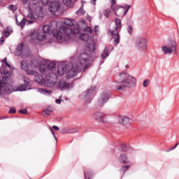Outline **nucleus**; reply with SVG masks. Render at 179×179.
<instances>
[{
    "label": "nucleus",
    "mask_w": 179,
    "mask_h": 179,
    "mask_svg": "<svg viewBox=\"0 0 179 179\" xmlns=\"http://www.w3.org/2000/svg\"><path fill=\"white\" fill-rule=\"evenodd\" d=\"M9 10H12L13 12H16L17 10V8L14 5H10L8 6Z\"/></svg>",
    "instance_id": "37998d69"
},
{
    "label": "nucleus",
    "mask_w": 179,
    "mask_h": 179,
    "mask_svg": "<svg viewBox=\"0 0 179 179\" xmlns=\"http://www.w3.org/2000/svg\"><path fill=\"white\" fill-rule=\"evenodd\" d=\"M1 43H3V41H5V38H3V36H2L1 38V40H0Z\"/></svg>",
    "instance_id": "052dcab7"
},
{
    "label": "nucleus",
    "mask_w": 179,
    "mask_h": 179,
    "mask_svg": "<svg viewBox=\"0 0 179 179\" xmlns=\"http://www.w3.org/2000/svg\"><path fill=\"white\" fill-rule=\"evenodd\" d=\"M15 22H16V24L17 26H19V21L17 20V17H15Z\"/></svg>",
    "instance_id": "bf43d9fd"
},
{
    "label": "nucleus",
    "mask_w": 179,
    "mask_h": 179,
    "mask_svg": "<svg viewBox=\"0 0 179 179\" xmlns=\"http://www.w3.org/2000/svg\"><path fill=\"white\" fill-rule=\"evenodd\" d=\"M55 103H56L57 104H61V99H56V100H55Z\"/></svg>",
    "instance_id": "6e6d98bb"
},
{
    "label": "nucleus",
    "mask_w": 179,
    "mask_h": 179,
    "mask_svg": "<svg viewBox=\"0 0 179 179\" xmlns=\"http://www.w3.org/2000/svg\"><path fill=\"white\" fill-rule=\"evenodd\" d=\"M0 24H1V22H0Z\"/></svg>",
    "instance_id": "338daca9"
},
{
    "label": "nucleus",
    "mask_w": 179,
    "mask_h": 179,
    "mask_svg": "<svg viewBox=\"0 0 179 179\" xmlns=\"http://www.w3.org/2000/svg\"><path fill=\"white\" fill-rule=\"evenodd\" d=\"M133 31H134V27H132V25H128V27H127V33H128L130 36H132Z\"/></svg>",
    "instance_id": "4c0bfd02"
},
{
    "label": "nucleus",
    "mask_w": 179,
    "mask_h": 179,
    "mask_svg": "<svg viewBox=\"0 0 179 179\" xmlns=\"http://www.w3.org/2000/svg\"><path fill=\"white\" fill-rule=\"evenodd\" d=\"M119 162L122 163V164H128L129 161H128V157H127V155L122 154L119 157Z\"/></svg>",
    "instance_id": "b1692460"
},
{
    "label": "nucleus",
    "mask_w": 179,
    "mask_h": 179,
    "mask_svg": "<svg viewBox=\"0 0 179 179\" xmlns=\"http://www.w3.org/2000/svg\"><path fill=\"white\" fill-rule=\"evenodd\" d=\"M24 48V44L20 43L18 45V46L16 48V50L18 51L19 52H22L23 51V48Z\"/></svg>",
    "instance_id": "c9c22d12"
},
{
    "label": "nucleus",
    "mask_w": 179,
    "mask_h": 179,
    "mask_svg": "<svg viewBox=\"0 0 179 179\" xmlns=\"http://www.w3.org/2000/svg\"><path fill=\"white\" fill-rule=\"evenodd\" d=\"M75 1H78V0H75Z\"/></svg>",
    "instance_id": "69168bd1"
},
{
    "label": "nucleus",
    "mask_w": 179,
    "mask_h": 179,
    "mask_svg": "<svg viewBox=\"0 0 179 179\" xmlns=\"http://www.w3.org/2000/svg\"><path fill=\"white\" fill-rule=\"evenodd\" d=\"M57 73L59 76H63V75H65L66 73V66L60 65L57 68Z\"/></svg>",
    "instance_id": "5701e85b"
},
{
    "label": "nucleus",
    "mask_w": 179,
    "mask_h": 179,
    "mask_svg": "<svg viewBox=\"0 0 179 179\" xmlns=\"http://www.w3.org/2000/svg\"><path fill=\"white\" fill-rule=\"evenodd\" d=\"M111 92L105 91L102 93L101 98L98 100V105L99 107H103L108 100H110V96Z\"/></svg>",
    "instance_id": "f8f14e48"
},
{
    "label": "nucleus",
    "mask_w": 179,
    "mask_h": 179,
    "mask_svg": "<svg viewBox=\"0 0 179 179\" xmlns=\"http://www.w3.org/2000/svg\"><path fill=\"white\" fill-rule=\"evenodd\" d=\"M128 149H129V145L128 144H122L120 145L119 150L120 152H127Z\"/></svg>",
    "instance_id": "cd10ccee"
},
{
    "label": "nucleus",
    "mask_w": 179,
    "mask_h": 179,
    "mask_svg": "<svg viewBox=\"0 0 179 179\" xmlns=\"http://www.w3.org/2000/svg\"><path fill=\"white\" fill-rule=\"evenodd\" d=\"M125 68H126V69H129V65L127 64V65L125 66Z\"/></svg>",
    "instance_id": "680f3d73"
},
{
    "label": "nucleus",
    "mask_w": 179,
    "mask_h": 179,
    "mask_svg": "<svg viewBox=\"0 0 179 179\" xmlns=\"http://www.w3.org/2000/svg\"><path fill=\"white\" fill-rule=\"evenodd\" d=\"M24 84L20 85L17 90L18 92H26V90H30L31 89V85H30V80L27 77L24 78Z\"/></svg>",
    "instance_id": "ddd939ff"
},
{
    "label": "nucleus",
    "mask_w": 179,
    "mask_h": 179,
    "mask_svg": "<svg viewBox=\"0 0 179 179\" xmlns=\"http://www.w3.org/2000/svg\"><path fill=\"white\" fill-rule=\"evenodd\" d=\"M36 22V20H27V22L28 24H33V23H34Z\"/></svg>",
    "instance_id": "09e8293b"
},
{
    "label": "nucleus",
    "mask_w": 179,
    "mask_h": 179,
    "mask_svg": "<svg viewBox=\"0 0 179 179\" xmlns=\"http://www.w3.org/2000/svg\"><path fill=\"white\" fill-rule=\"evenodd\" d=\"M64 24L69 26V27H72L75 24V20L66 18L64 20Z\"/></svg>",
    "instance_id": "393cba45"
},
{
    "label": "nucleus",
    "mask_w": 179,
    "mask_h": 179,
    "mask_svg": "<svg viewBox=\"0 0 179 179\" xmlns=\"http://www.w3.org/2000/svg\"><path fill=\"white\" fill-rule=\"evenodd\" d=\"M96 96V86L91 87L85 94V100L86 103H91L93 97Z\"/></svg>",
    "instance_id": "9b49d317"
},
{
    "label": "nucleus",
    "mask_w": 179,
    "mask_h": 179,
    "mask_svg": "<svg viewBox=\"0 0 179 179\" xmlns=\"http://www.w3.org/2000/svg\"><path fill=\"white\" fill-rule=\"evenodd\" d=\"M94 31L96 34H97V33H99V25H96L94 27Z\"/></svg>",
    "instance_id": "3c124183"
},
{
    "label": "nucleus",
    "mask_w": 179,
    "mask_h": 179,
    "mask_svg": "<svg viewBox=\"0 0 179 179\" xmlns=\"http://www.w3.org/2000/svg\"><path fill=\"white\" fill-rule=\"evenodd\" d=\"M29 76H35V82L38 83V85L45 84V79H44L41 75H39L38 73L36 72L35 71L34 74H29Z\"/></svg>",
    "instance_id": "6ab92c4d"
},
{
    "label": "nucleus",
    "mask_w": 179,
    "mask_h": 179,
    "mask_svg": "<svg viewBox=\"0 0 179 179\" xmlns=\"http://www.w3.org/2000/svg\"><path fill=\"white\" fill-rule=\"evenodd\" d=\"M39 71L41 73H45V72L47 71V69L45 68V66H41L39 67Z\"/></svg>",
    "instance_id": "a18cd8bd"
},
{
    "label": "nucleus",
    "mask_w": 179,
    "mask_h": 179,
    "mask_svg": "<svg viewBox=\"0 0 179 179\" xmlns=\"http://www.w3.org/2000/svg\"><path fill=\"white\" fill-rule=\"evenodd\" d=\"M135 47L140 52H148V39L143 37L137 38Z\"/></svg>",
    "instance_id": "6e6552de"
},
{
    "label": "nucleus",
    "mask_w": 179,
    "mask_h": 179,
    "mask_svg": "<svg viewBox=\"0 0 179 179\" xmlns=\"http://www.w3.org/2000/svg\"><path fill=\"white\" fill-rule=\"evenodd\" d=\"M63 3L66 6H71V5L72 4V0H63Z\"/></svg>",
    "instance_id": "a19ab883"
},
{
    "label": "nucleus",
    "mask_w": 179,
    "mask_h": 179,
    "mask_svg": "<svg viewBox=\"0 0 179 179\" xmlns=\"http://www.w3.org/2000/svg\"><path fill=\"white\" fill-rule=\"evenodd\" d=\"M45 85L49 87H52L57 85V74L55 73H50L45 76Z\"/></svg>",
    "instance_id": "9d476101"
},
{
    "label": "nucleus",
    "mask_w": 179,
    "mask_h": 179,
    "mask_svg": "<svg viewBox=\"0 0 179 179\" xmlns=\"http://www.w3.org/2000/svg\"><path fill=\"white\" fill-rule=\"evenodd\" d=\"M110 8L114 12L115 15L118 17H124L128 13L129 9H131V5L124 4V6L117 5V1H109Z\"/></svg>",
    "instance_id": "423d86ee"
},
{
    "label": "nucleus",
    "mask_w": 179,
    "mask_h": 179,
    "mask_svg": "<svg viewBox=\"0 0 179 179\" xmlns=\"http://www.w3.org/2000/svg\"><path fill=\"white\" fill-rule=\"evenodd\" d=\"M84 176L85 179H90L91 177H93V172L91 171H85Z\"/></svg>",
    "instance_id": "7c9ffc66"
},
{
    "label": "nucleus",
    "mask_w": 179,
    "mask_h": 179,
    "mask_svg": "<svg viewBox=\"0 0 179 179\" xmlns=\"http://www.w3.org/2000/svg\"><path fill=\"white\" fill-rule=\"evenodd\" d=\"M20 114H27V109H22L19 110Z\"/></svg>",
    "instance_id": "8fccbe9b"
},
{
    "label": "nucleus",
    "mask_w": 179,
    "mask_h": 179,
    "mask_svg": "<svg viewBox=\"0 0 179 179\" xmlns=\"http://www.w3.org/2000/svg\"><path fill=\"white\" fill-rule=\"evenodd\" d=\"M150 82V80H149V79H146L143 81V87H148V86H149V83Z\"/></svg>",
    "instance_id": "c03bdc74"
},
{
    "label": "nucleus",
    "mask_w": 179,
    "mask_h": 179,
    "mask_svg": "<svg viewBox=\"0 0 179 179\" xmlns=\"http://www.w3.org/2000/svg\"><path fill=\"white\" fill-rule=\"evenodd\" d=\"M0 73L1 75H8L9 71L5 69V66L2 65L0 68Z\"/></svg>",
    "instance_id": "473e14b6"
},
{
    "label": "nucleus",
    "mask_w": 179,
    "mask_h": 179,
    "mask_svg": "<svg viewBox=\"0 0 179 179\" xmlns=\"http://www.w3.org/2000/svg\"><path fill=\"white\" fill-rule=\"evenodd\" d=\"M59 8H61V3L59 1H52L49 7V11L54 15L58 12Z\"/></svg>",
    "instance_id": "2eb2a0df"
},
{
    "label": "nucleus",
    "mask_w": 179,
    "mask_h": 179,
    "mask_svg": "<svg viewBox=\"0 0 179 179\" xmlns=\"http://www.w3.org/2000/svg\"><path fill=\"white\" fill-rule=\"evenodd\" d=\"M89 38H90V36H89V34H82L80 36V39L82 40V41H89Z\"/></svg>",
    "instance_id": "c756f323"
},
{
    "label": "nucleus",
    "mask_w": 179,
    "mask_h": 179,
    "mask_svg": "<svg viewBox=\"0 0 179 179\" xmlns=\"http://www.w3.org/2000/svg\"><path fill=\"white\" fill-rule=\"evenodd\" d=\"M178 145H179V143H177L175 145V146H174L173 148H170V149L168 150V152H171V150H174V149H176V148H177V146H178Z\"/></svg>",
    "instance_id": "603ef678"
},
{
    "label": "nucleus",
    "mask_w": 179,
    "mask_h": 179,
    "mask_svg": "<svg viewBox=\"0 0 179 179\" xmlns=\"http://www.w3.org/2000/svg\"><path fill=\"white\" fill-rule=\"evenodd\" d=\"M27 22V20L26 18H23V20L20 22H19L18 26H20V27H24Z\"/></svg>",
    "instance_id": "58836bf2"
},
{
    "label": "nucleus",
    "mask_w": 179,
    "mask_h": 179,
    "mask_svg": "<svg viewBox=\"0 0 179 179\" xmlns=\"http://www.w3.org/2000/svg\"><path fill=\"white\" fill-rule=\"evenodd\" d=\"M169 46H162V51L164 54H176L177 52V43L176 41H170L168 44Z\"/></svg>",
    "instance_id": "1a4fd4ad"
},
{
    "label": "nucleus",
    "mask_w": 179,
    "mask_h": 179,
    "mask_svg": "<svg viewBox=\"0 0 179 179\" xmlns=\"http://www.w3.org/2000/svg\"><path fill=\"white\" fill-rule=\"evenodd\" d=\"M79 33H80L79 29L73 28L72 29V28L69 27H62L59 31L58 29H54L52 31L53 37L57 38L59 43H62V38H64V37L65 40H68L71 38V34L76 35L79 34Z\"/></svg>",
    "instance_id": "7ed1b4c3"
},
{
    "label": "nucleus",
    "mask_w": 179,
    "mask_h": 179,
    "mask_svg": "<svg viewBox=\"0 0 179 179\" xmlns=\"http://www.w3.org/2000/svg\"><path fill=\"white\" fill-rule=\"evenodd\" d=\"M76 13H77L78 15H79V13H81L82 15H85V13H86V12H85V10L83 9V6H81V7L80 8V9L76 11Z\"/></svg>",
    "instance_id": "79ce46f5"
},
{
    "label": "nucleus",
    "mask_w": 179,
    "mask_h": 179,
    "mask_svg": "<svg viewBox=\"0 0 179 179\" xmlns=\"http://www.w3.org/2000/svg\"><path fill=\"white\" fill-rule=\"evenodd\" d=\"M116 78L117 80L115 81V83H118L116 85L117 90H122L125 87H131L135 83H136V78L135 77L128 74L127 70H124L120 73Z\"/></svg>",
    "instance_id": "f03ea898"
},
{
    "label": "nucleus",
    "mask_w": 179,
    "mask_h": 179,
    "mask_svg": "<svg viewBox=\"0 0 179 179\" xmlns=\"http://www.w3.org/2000/svg\"><path fill=\"white\" fill-rule=\"evenodd\" d=\"M103 15L104 16L108 19L110 17V15H111V10L110 9H106L103 10Z\"/></svg>",
    "instance_id": "72a5a7b5"
},
{
    "label": "nucleus",
    "mask_w": 179,
    "mask_h": 179,
    "mask_svg": "<svg viewBox=\"0 0 179 179\" xmlns=\"http://www.w3.org/2000/svg\"><path fill=\"white\" fill-rule=\"evenodd\" d=\"M51 113H52V109H46L43 111V115L44 117H47V115H51Z\"/></svg>",
    "instance_id": "f704fd0d"
},
{
    "label": "nucleus",
    "mask_w": 179,
    "mask_h": 179,
    "mask_svg": "<svg viewBox=\"0 0 179 179\" xmlns=\"http://www.w3.org/2000/svg\"><path fill=\"white\" fill-rule=\"evenodd\" d=\"M8 113H9V114H15V113H16V108H11Z\"/></svg>",
    "instance_id": "de8ad7c7"
},
{
    "label": "nucleus",
    "mask_w": 179,
    "mask_h": 179,
    "mask_svg": "<svg viewBox=\"0 0 179 179\" xmlns=\"http://www.w3.org/2000/svg\"><path fill=\"white\" fill-rule=\"evenodd\" d=\"M109 55H110V48L106 46L105 49L103 50L101 55V60L100 62L101 65H103V64H104V61L107 59Z\"/></svg>",
    "instance_id": "aec40b11"
},
{
    "label": "nucleus",
    "mask_w": 179,
    "mask_h": 179,
    "mask_svg": "<svg viewBox=\"0 0 179 179\" xmlns=\"http://www.w3.org/2000/svg\"><path fill=\"white\" fill-rule=\"evenodd\" d=\"M9 79L8 76H3L2 80L0 79V94H10L12 93V85L9 84Z\"/></svg>",
    "instance_id": "0eeeda50"
},
{
    "label": "nucleus",
    "mask_w": 179,
    "mask_h": 179,
    "mask_svg": "<svg viewBox=\"0 0 179 179\" xmlns=\"http://www.w3.org/2000/svg\"><path fill=\"white\" fill-rule=\"evenodd\" d=\"M118 29H121V19L115 18V30L112 31L110 29L108 30L109 33H110L111 36H115L119 33Z\"/></svg>",
    "instance_id": "a211bd4d"
},
{
    "label": "nucleus",
    "mask_w": 179,
    "mask_h": 179,
    "mask_svg": "<svg viewBox=\"0 0 179 179\" xmlns=\"http://www.w3.org/2000/svg\"><path fill=\"white\" fill-rule=\"evenodd\" d=\"M85 31L92 34V33H93V29L90 27H87L85 28Z\"/></svg>",
    "instance_id": "49530a36"
},
{
    "label": "nucleus",
    "mask_w": 179,
    "mask_h": 179,
    "mask_svg": "<svg viewBox=\"0 0 179 179\" xmlns=\"http://www.w3.org/2000/svg\"><path fill=\"white\" fill-rule=\"evenodd\" d=\"M93 119L96 121H100L101 122H103L107 124L108 122V117L107 115L101 112H96L93 115Z\"/></svg>",
    "instance_id": "4468645a"
},
{
    "label": "nucleus",
    "mask_w": 179,
    "mask_h": 179,
    "mask_svg": "<svg viewBox=\"0 0 179 179\" xmlns=\"http://www.w3.org/2000/svg\"><path fill=\"white\" fill-rule=\"evenodd\" d=\"M50 131H51V132H52V134L54 138H55V139H57V136H55V134L54 133V130H52V129H50Z\"/></svg>",
    "instance_id": "4d7b16f0"
},
{
    "label": "nucleus",
    "mask_w": 179,
    "mask_h": 179,
    "mask_svg": "<svg viewBox=\"0 0 179 179\" xmlns=\"http://www.w3.org/2000/svg\"><path fill=\"white\" fill-rule=\"evenodd\" d=\"M38 92L40 93H41V94H47L48 96H50V94H51V93H52V91L45 90L44 88L39 89Z\"/></svg>",
    "instance_id": "bb28decb"
},
{
    "label": "nucleus",
    "mask_w": 179,
    "mask_h": 179,
    "mask_svg": "<svg viewBox=\"0 0 179 179\" xmlns=\"http://www.w3.org/2000/svg\"><path fill=\"white\" fill-rule=\"evenodd\" d=\"M20 69L22 71H24L26 72L27 75H34V71L33 70H29V66L27 65V62L25 61H21L20 62Z\"/></svg>",
    "instance_id": "f3484780"
},
{
    "label": "nucleus",
    "mask_w": 179,
    "mask_h": 179,
    "mask_svg": "<svg viewBox=\"0 0 179 179\" xmlns=\"http://www.w3.org/2000/svg\"><path fill=\"white\" fill-rule=\"evenodd\" d=\"M55 65H56L55 62H50L49 61H48V64H46V68L49 71H52V69H55Z\"/></svg>",
    "instance_id": "a878e982"
},
{
    "label": "nucleus",
    "mask_w": 179,
    "mask_h": 179,
    "mask_svg": "<svg viewBox=\"0 0 179 179\" xmlns=\"http://www.w3.org/2000/svg\"><path fill=\"white\" fill-rule=\"evenodd\" d=\"M87 47L90 52H94L96 51V43L93 40L87 42Z\"/></svg>",
    "instance_id": "4be33fe9"
},
{
    "label": "nucleus",
    "mask_w": 179,
    "mask_h": 179,
    "mask_svg": "<svg viewBox=\"0 0 179 179\" xmlns=\"http://www.w3.org/2000/svg\"><path fill=\"white\" fill-rule=\"evenodd\" d=\"M56 87L59 90H66L69 89L71 84L66 83L64 80H60L55 84Z\"/></svg>",
    "instance_id": "dca6fc26"
},
{
    "label": "nucleus",
    "mask_w": 179,
    "mask_h": 179,
    "mask_svg": "<svg viewBox=\"0 0 179 179\" xmlns=\"http://www.w3.org/2000/svg\"><path fill=\"white\" fill-rule=\"evenodd\" d=\"M2 62H4V64H5V59H3Z\"/></svg>",
    "instance_id": "0e129e2a"
},
{
    "label": "nucleus",
    "mask_w": 179,
    "mask_h": 179,
    "mask_svg": "<svg viewBox=\"0 0 179 179\" xmlns=\"http://www.w3.org/2000/svg\"><path fill=\"white\" fill-rule=\"evenodd\" d=\"M52 129H55V131H59V127L57 126H52Z\"/></svg>",
    "instance_id": "5fc2aeb1"
},
{
    "label": "nucleus",
    "mask_w": 179,
    "mask_h": 179,
    "mask_svg": "<svg viewBox=\"0 0 179 179\" xmlns=\"http://www.w3.org/2000/svg\"><path fill=\"white\" fill-rule=\"evenodd\" d=\"M96 1H97V0H92V1H91V3H92V5H96Z\"/></svg>",
    "instance_id": "13d9d810"
},
{
    "label": "nucleus",
    "mask_w": 179,
    "mask_h": 179,
    "mask_svg": "<svg viewBox=\"0 0 179 179\" xmlns=\"http://www.w3.org/2000/svg\"><path fill=\"white\" fill-rule=\"evenodd\" d=\"M22 3L26 4L27 2H29V0H22ZM32 1V3H29V9H31V10L35 11V14L37 15L38 19H43V15H44V13H43V6H40V2L43 5V6H46V5H48V1L50 0H31Z\"/></svg>",
    "instance_id": "39448f33"
},
{
    "label": "nucleus",
    "mask_w": 179,
    "mask_h": 179,
    "mask_svg": "<svg viewBox=\"0 0 179 179\" xmlns=\"http://www.w3.org/2000/svg\"><path fill=\"white\" fill-rule=\"evenodd\" d=\"M119 122L120 124H122L123 125H129L131 122H132V119H129L125 116H120L119 117Z\"/></svg>",
    "instance_id": "412c9836"
},
{
    "label": "nucleus",
    "mask_w": 179,
    "mask_h": 179,
    "mask_svg": "<svg viewBox=\"0 0 179 179\" xmlns=\"http://www.w3.org/2000/svg\"><path fill=\"white\" fill-rule=\"evenodd\" d=\"M13 31L9 27H7L5 30L3 31V36H5L6 38L9 37L10 36V33H12Z\"/></svg>",
    "instance_id": "c85d7f7f"
},
{
    "label": "nucleus",
    "mask_w": 179,
    "mask_h": 179,
    "mask_svg": "<svg viewBox=\"0 0 179 179\" xmlns=\"http://www.w3.org/2000/svg\"><path fill=\"white\" fill-rule=\"evenodd\" d=\"M112 36H116V38H115L114 40V44L115 45H118V44H120V33L117 32V34H116L115 35H112Z\"/></svg>",
    "instance_id": "2f4dec72"
},
{
    "label": "nucleus",
    "mask_w": 179,
    "mask_h": 179,
    "mask_svg": "<svg viewBox=\"0 0 179 179\" xmlns=\"http://www.w3.org/2000/svg\"><path fill=\"white\" fill-rule=\"evenodd\" d=\"M110 1H113V0H109ZM114 2H117V0H113Z\"/></svg>",
    "instance_id": "e2e57ef3"
},
{
    "label": "nucleus",
    "mask_w": 179,
    "mask_h": 179,
    "mask_svg": "<svg viewBox=\"0 0 179 179\" xmlns=\"http://www.w3.org/2000/svg\"><path fill=\"white\" fill-rule=\"evenodd\" d=\"M131 168V166L129 165H125L122 166L120 171H124V174L125 173V171H127V170H129V169Z\"/></svg>",
    "instance_id": "ea45409f"
},
{
    "label": "nucleus",
    "mask_w": 179,
    "mask_h": 179,
    "mask_svg": "<svg viewBox=\"0 0 179 179\" xmlns=\"http://www.w3.org/2000/svg\"><path fill=\"white\" fill-rule=\"evenodd\" d=\"M90 55L84 52L81 53L78 58V63L76 66L73 67L67 71V78L71 79L75 78L78 72H86V69L92 66V63H90Z\"/></svg>",
    "instance_id": "f257e3e1"
},
{
    "label": "nucleus",
    "mask_w": 179,
    "mask_h": 179,
    "mask_svg": "<svg viewBox=\"0 0 179 179\" xmlns=\"http://www.w3.org/2000/svg\"><path fill=\"white\" fill-rule=\"evenodd\" d=\"M4 61L6 66H8V68H10V64H9L8 62H6V58L4 59Z\"/></svg>",
    "instance_id": "864d4df0"
},
{
    "label": "nucleus",
    "mask_w": 179,
    "mask_h": 179,
    "mask_svg": "<svg viewBox=\"0 0 179 179\" xmlns=\"http://www.w3.org/2000/svg\"><path fill=\"white\" fill-rule=\"evenodd\" d=\"M51 32V27L50 25H43V27H39L38 29H34L29 33V37L33 41H43L47 38L45 34H50Z\"/></svg>",
    "instance_id": "20e7f679"
},
{
    "label": "nucleus",
    "mask_w": 179,
    "mask_h": 179,
    "mask_svg": "<svg viewBox=\"0 0 179 179\" xmlns=\"http://www.w3.org/2000/svg\"><path fill=\"white\" fill-rule=\"evenodd\" d=\"M27 19H29L31 20H37V18H36V17H34V15H33V13H29L27 16Z\"/></svg>",
    "instance_id": "e433bc0d"
}]
</instances>
